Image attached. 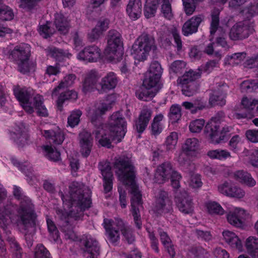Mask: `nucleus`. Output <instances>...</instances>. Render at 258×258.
I'll use <instances>...</instances> for the list:
<instances>
[{"label": "nucleus", "mask_w": 258, "mask_h": 258, "mask_svg": "<svg viewBox=\"0 0 258 258\" xmlns=\"http://www.w3.org/2000/svg\"><path fill=\"white\" fill-rule=\"evenodd\" d=\"M12 253V258H22L23 249L15 238L10 237L8 239Z\"/></svg>", "instance_id": "obj_49"}, {"label": "nucleus", "mask_w": 258, "mask_h": 258, "mask_svg": "<svg viewBox=\"0 0 258 258\" xmlns=\"http://www.w3.org/2000/svg\"><path fill=\"white\" fill-rule=\"evenodd\" d=\"M50 253L43 244L37 245V250L35 253V258H49Z\"/></svg>", "instance_id": "obj_63"}, {"label": "nucleus", "mask_w": 258, "mask_h": 258, "mask_svg": "<svg viewBox=\"0 0 258 258\" xmlns=\"http://www.w3.org/2000/svg\"><path fill=\"white\" fill-rule=\"evenodd\" d=\"M41 134L50 143L54 145H61L65 138L64 132L58 127L53 130L42 131Z\"/></svg>", "instance_id": "obj_22"}, {"label": "nucleus", "mask_w": 258, "mask_h": 258, "mask_svg": "<svg viewBox=\"0 0 258 258\" xmlns=\"http://www.w3.org/2000/svg\"><path fill=\"white\" fill-rule=\"evenodd\" d=\"M181 107L178 104H173L170 108L168 113L169 119L172 123H175L181 117Z\"/></svg>", "instance_id": "obj_50"}, {"label": "nucleus", "mask_w": 258, "mask_h": 258, "mask_svg": "<svg viewBox=\"0 0 258 258\" xmlns=\"http://www.w3.org/2000/svg\"><path fill=\"white\" fill-rule=\"evenodd\" d=\"M246 216L245 211L241 208H235L227 215V219L229 224L237 228L244 226V221Z\"/></svg>", "instance_id": "obj_21"}, {"label": "nucleus", "mask_w": 258, "mask_h": 258, "mask_svg": "<svg viewBox=\"0 0 258 258\" xmlns=\"http://www.w3.org/2000/svg\"><path fill=\"white\" fill-rule=\"evenodd\" d=\"M45 51L47 55L54 58L58 61L63 60L64 57L70 58L72 56L71 53L55 47H49L45 49Z\"/></svg>", "instance_id": "obj_36"}, {"label": "nucleus", "mask_w": 258, "mask_h": 258, "mask_svg": "<svg viewBox=\"0 0 258 258\" xmlns=\"http://www.w3.org/2000/svg\"><path fill=\"white\" fill-rule=\"evenodd\" d=\"M117 78L115 74L113 72H109L103 77L100 85L101 88L98 90L100 93L106 92L115 88L117 84Z\"/></svg>", "instance_id": "obj_26"}, {"label": "nucleus", "mask_w": 258, "mask_h": 258, "mask_svg": "<svg viewBox=\"0 0 258 258\" xmlns=\"http://www.w3.org/2000/svg\"><path fill=\"white\" fill-rule=\"evenodd\" d=\"M109 20L107 18L100 19L95 27L88 33L89 40L93 42L97 39L103 32L106 31L109 28Z\"/></svg>", "instance_id": "obj_27"}, {"label": "nucleus", "mask_w": 258, "mask_h": 258, "mask_svg": "<svg viewBox=\"0 0 258 258\" xmlns=\"http://www.w3.org/2000/svg\"><path fill=\"white\" fill-rule=\"evenodd\" d=\"M11 214V211L8 207L3 211L0 209V226L3 229H5L7 226L10 223Z\"/></svg>", "instance_id": "obj_56"}, {"label": "nucleus", "mask_w": 258, "mask_h": 258, "mask_svg": "<svg viewBox=\"0 0 258 258\" xmlns=\"http://www.w3.org/2000/svg\"><path fill=\"white\" fill-rule=\"evenodd\" d=\"M219 14L218 10H214L211 13L212 21L210 25V34L214 35L217 31L219 25Z\"/></svg>", "instance_id": "obj_55"}, {"label": "nucleus", "mask_w": 258, "mask_h": 258, "mask_svg": "<svg viewBox=\"0 0 258 258\" xmlns=\"http://www.w3.org/2000/svg\"><path fill=\"white\" fill-rule=\"evenodd\" d=\"M205 125V120L203 118L195 119L191 120L188 124V129L190 133H200Z\"/></svg>", "instance_id": "obj_48"}, {"label": "nucleus", "mask_w": 258, "mask_h": 258, "mask_svg": "<svg viewBox=\"0 0 258 258\" xmlns=\"http://www.w3.org/2000/svg\"><path fill=\"white\" fill-rule=\"evenodd\" d=\"M31 49L29 44L21 43L15 46L9 52V58L18 65L19 71L23 74L29 72L31 68H34L36 67L35 63H29Z\"/></svg>", "instance_id": "obj_6"}, {"label": "nucleus", "mask_w": 258, "mask_h": 258, "mask_svg": "<svg viewBox=\"0 0 258 258\" xmlns=\"http://www.w3.org/2000/svg\"><path fill=\"white\" fill-rule=\"evenodd\" d=\"M200 78V73L192 69L185 72L183 75L178 77L177 83L181 88L182 94L188 97L196 94L199 90V85L196 81Z\"/></svg>", "instance_id": "obj_9"}, {"label": "nucleus", "mask_w": 258, "mask_h": 258, "mask_svg": "<svg viewBox=\"0 0 258 258\" xmlns=\"http://www.w3.org/2000/svg\"><path fill=\"white\" fill-rule=\"evenodd\" d=\"M127 122L120 111L113 112L110 116L107 128L111 133H114L115 137L121 142L127 132Z\"/></svg>", "instance_id": "obj_11"}, {"label": "nucleus", "mask_w": 258, "mask_h": 258, "mask_svg": "<svg viewBox=\"0 0 258 258\" xmlns=\"http://www.w3.org/2000/svg\"><path fill=\"white\" fill-rule=\"evenodd\" d=\"M226 94L220 91H214L210 96L209 103L212 106H222L226 104Z\"/></svg>", "instance_id": "obj_40"}, {"label": "nucleus", "mask_w": 258, "mask_h": 258, "mask_svg": "<svg viewBox=\"0 0 258 258\" xmlns=\"http://www.w3.org/2000/svg\"><path fill=\"white\" fill-rule=\"evenodd\" d=\"M98 168L102 176L113 175L111 171L110 162L107 160H103L99 163Z\"/></svg>", "instance_id": "obj_57"}, {"label": "nucleus", "mask_w": 258, "mask_h": 258, "mask_svg": "<svg viewBox=\"0 0 258 258\" xmlns=\"http://www.w3.org/2000/svg\"><path fill=\"white\" fill-rule=\"evenodd\" d=\"M241 104L245 109L248 110H253L256 105V99H252L247 97H243L241 100Z\"/></svg>", "instance_id": "obj_62"}, {"label": "nucleus", "mask_w": 258, "mask_h": 258, "mask_svg": "<svg viewBox=\"0 0 258 258\" xmlns=\"http://www.w3.org/2000/svg\"><path fill=\"white\" fill-rule=\"evenodd\" d=\"M101 50L96 45L88 46L80 51L77 55V58L86 62H96L100 58Z\"/></svg>", "instance_id": "obj_16"}, {"label": "nucleus", "mask_w": 258, "mask_h": 258, "mask_svg": "<svg viewBox=\"0 0 258 258\" xmlns=\"http://www.w3.org/2000/svg\"><path fill=\"white\" fill-rule=\"evenodd\" d=\"M43 150L45 153V156L49 160L53 161H58L60 159V153L56 149L49 145L44 146Z\"/></svg>", "instance_id": "obj_51"}, {"label": "nucleus", "mask_w": 258, "mask_h": 258, "mask_svg": "<svg viewBox=\"0 0 258 258\" xmlns=\"http://www.w3.org/2000/svg\"><path fill=\"white\" fill-rule=\"evenodd\" d=\"M228 192H230L231 195L227 194L226 196L237 199H241L245 195V191L242 189L233 184H231Z\"/></svg>", "instance_id": "obj_61"}, {"label": "nucleus", "mask_w": 258, "mask_h": 258, "mask_svg": "<svg viewBox=\"0 0 258 258\" xmlns=\"http://www.w3.org/2000/svg\"><path fill=\"white\" fill-rule=\"evenodd\" d=\"M182 176L175 171L172 164L166 161L158 165L155 173V181L159 184L163 183L171 179V185L174 189L180 187V180Z\"/></svg>", "instance_id": "obj_7"}, {"label": "nucleus", "mask_w": 258, "mask_h": 258, "mask_svg": "<svg viewBox=\"0 0 258 258\" xmlns=\"http://www.w3.org/2000/svg\"><path fill=\"white\" fill-rule=\"evenodd\" d=\"M80 242L84 247V252L89 254V258H98L100 253V246L95 238L90 235L84 234L80 239Z\"/></svg>", "instance_id": "obj_13"}, {"label": "nucleus", "mask_w": 258, "mask_h": 258, "mask_svg": "<svg viewBox=\"0 0 258 258\" xmlns=\"http://www.w3.org/2000/svg\"><path fill=\"white\" fill-rule=\"evenodd\" d=\"M178 140V135L173 132L166 137L164 143V146L167 151H172L175 149Z\"/></svg>", "instance_id": "obj_44"}, {"label": "nucleus", "mask_w": 258, "mask_h": 258, "mask_svg": "<svg viewBox=\"0 0 258 258\" xmlns=\"http://www.w3.org/2000/svg\"><path fill=\"white\" fill-rule=\"evenodd\" d=\"M38 31L39 34L44 38L50 37L55 32V29L52 27V23L48 21L45 24L39 25Z\"/></svg>", "instance_id": "obj_45"}, {"label": "nucleus", "mask_w": 258, "mask_h": 258, "mask_svg": "<svg viewBox=\"0 0 258 258\" xmlns=\"http://www.w3.org/2000/svg\"><path fill=\"white\" fill-rule=\"evenodd\" d=\"M13 91L14 96L19 102L20 105L29 114H32L34 112L32 104L34 91L30 88L21 87L20 85L14 86Z\"/></svg>", "instance_id": "obj_10"}, {"label": "nucleus", "mask_w": 258, "mask_h": 258, "mask_svg": "<svg viewBox=\"0 0 258 258\" xmlns=\"http://www.w3.org/2000/svg\"><path fill=\"white\" fill-rule=\"evenodd\" d=\"M76 78L75 74H70L66 75L59 85L54 88L52 91V95H57L58 90L60 89L71 86L75 83Z\"/></svg>", "instance_id": "obj_39"}, {"label": "nucleus", "mask_w": 258, "mask_h": 258, "mask_svg": "<svg viewBox=\"0 0 258 258\" xmlns=\"http://www.w3.org/2000/svg\"><path fill=\"white\" fill-rule=\"evenodd\" d=\"M78 98V93L74 90H68L61 93L56 101L57 110L60 111L63 110L64 102L67 100H75Z\"/></svg>", "instance_id": "obj_33"}, {"label": "nucleus", "mask_w": 258, "mask_h": 258, "mask_svg": "<svg viewBox=\"0 0 258 258\" xmlns=\"http://www.w3.org/2000/svg\"><path fill=\"white\" fill-rule=\"evenodd\" d=\"M111 108L110 104L105 102L104 100L96 103L94 106L88 111V116L90 118L92 123L95 122L101 118L102 115Z\"/></svg>", "instance_id": "obj_20"}, {"label": "nucleus", "mask_w": 258, "mask_h": 258, "mask_svg": "<svg viewBox=\"0 0 258 258\" xmlns=\"http://www.w3.org/2000/svg\"><path fill=\"white\" fill-rule=\"evenodd\" d=\"M160 79L146 74L143 80L142 86L148 89L158 90L159 86Z\"/></svg>", "instance_id": "obj_38"}, {"label": "nucleus", "mask_w": 258, "mask_h": 258, "mask_svg": "<svg viewBox=\"0 0 258 258\" xmlns=\"http://www.w3.org/2000/svg\"><path fill=\"white\" fill-rule=\"evenodd\" d=\"M33 103L32 106L33 109L35 108L37 110L38 115L42 117H47L48 115V111L43 104L44 99L42 95L36 94L33 98Z\"/></svg>", "instance_id": "obj_34"}, {"label": "nucleus", "mask_w": 258, "mask_h": 258, "mask_svg": "<svg viewBox=\"0 0 258 258\" xmlns=\"http://www.w3.org/2000/svg\"><path fill=\"white\" fill-rule=\"evenodd\" d=\"M113 175L103 176L104 191L107 194L112 190Z\"/></svg>", "instance_id": "obj_64"}, {"label": "nucleus", "mask_w": 258, "mask_h": 258, "mask_svg": "<svg viewBox=\"0 0 258 258\" xmlns=\"http://www.w3.org/2000/svg\"><path fill=\"white\" fill-rule=\"evenodd\" d=\"M181 150L187 157L197 158L200 155V142L196 138H187L182 144Z\"/></svg>", "instance_id": "obj_15"}, {"label": "nucleus", "mask_w": 258, "mask_h": 258, "mask_svg": "<svg viewBox=\"0 0 258 258\" xmlns=\"http://www.w3.org/2000/svg\"><path fill=\"white\" fill-rule=\"evenodd\" d=\"M248 30L243 22H238L231 29L229 36L232 40L243 39L248 37Z\"/></svg>", "instance_id": "obj_29"}, {"label": "nucleus", "mask_w": 258, "mask_h": 258, "mask_svg": "<svg viewBox=\"0 0 258 258\" xmlns=\"http://www.w3.org/2000/svg\"><path fill=\"white\" fill-rule=\"evenodd\" d=\"M154 37L148 33L141 34L133 43L131 55L135 59V63L144 61L147 59L150 51L156 48Z\"/></svg>", "instance_id": "obj_5"}, {"label": "nucleus", "mask_w": 258, "mask_h": 258, "mask_svg": "<svg viewBox=\"0 0 258 258\" xmlns=\"http://www.w3.org/2000/svg\"><path fill=\"white\" fill-rule=\"evenodd\" d=\"M186 63L183 60H175L173 62L170 69L171 71L175 74H181L185 69Z\"/></svg>", "instance_id": "obj_59"}, {"label": "nucleus", "mask_w": 258, "mask_h": 258, "mask_svg": "<svg viewBox=\"0 0 258 258\" xmlns=\"http://www.w3.org/2000/svg\"><path fill=\"white\" fill-rule=\"evenodd\" d=\"M152 115V110L150 107L146 105L142 107L135 123V127L138 133L142 134L146 130Z\"/></svg>", "instance_id": "obj_17"}, {"label": "nucleus", "mask_w": 258, "mask_h": 258, "mask_svg": "<svg viewBox=\"0 0 258 258\" xmlns=\"http://www.w3.org/2000/svg\"><path fill=\"white\" fill-rule=\"evenodd\" d=\"M223 236L225 242L232 248L241 251L242 250V244L241 241L234 232L230 231H224L223 232Z\"/></svg>", "instance_id": "obj_31"}, {"label": "nucleus", "mask_w": 258, "mask_h": 258, "mask_svg": "<svg viewBox=\"0 0 258 258\" xmlns=\"http://www.w3.org/2000/svg\"><path fill=\"white\" fill-rule=\"evenodd\" d=\"M164 119V115L162 113H159L154 116L151 125V131L152 135L157 136L162 132L164 128L162 121Z\"/></svg>", "instance_id": "obj_35"}, {"label": "nucleus", "mask_w": 258, "mask_h": 258, "mask_svg": "<svg viewBox=\"0 0 258 258\" xmlns=\"http://www.w3.org/2000/svg\"><path fill=\"white\" fill-rule=\"evenodd\" d=\"M115 173L118 179L125 185L130 186V194L132 195L131 212L135 223L138 229L142 227L139 208L143 207L142 194L135 183L136 170L131 158L126 155L115 157L113 162Z\"/></svg>", "instance_id": "obj_1"}, {"label": "nucleus", "mask_w": 258, "mask_h": 258, "mask_svg": "<svg viewBox=\"0 0 258 258\" xmlns=\"http://www.w3.org/2000/svg\"><path fill=\"white\" fill-rule=\"evenodd\" d=\"M101 127H99L96 131H95V138L98 141L99 144L102 147H106L108 149H110L112 147V142L114 140H117L118 142V138L115 137L114 133H111L108 128H106V126L103 125H101Z\"/></svg>", "instance_id": "obj_14"}, {"label": "nucleus", "mask_w": 258, "mask_h": 258, "mask_svg": "<svg viewBox=\"0 0 258 258\" xmlns=\"http://www.w3.org/2000/svg\"><path fill=\"white\" fill-rule=\"evenodd\" d=\"M246 56L245 52L235 53L231 55L227 56L224 60L225 66H234L239 64Z\"/></svg>", "instance_id": "obj_47"}, {"label": "nucleus", "mask_w": 258, "mask_h": 258, "mask_svg": "<svg viewBox=\"0 0 258 258\" xmlns=\"http://www.w3.org/2000/svg\"><path fill=\"white\" fill-rule=\"evenodd\" d=\"M13 194L16 199L21 200L20 206L17 210L16 224L24 229L34 227L37 215L31 199L23 196L21 188L17 186L14 187Z\"/></svg>", "instance_id": "obj_3"}, {"label": "nucleus", "mask_w": 258, "mask_h": 258, "mask_svg": "<svg viewBox=\"0 0 258 258\" xmlns=\"http://www.w3.org/2000/svg\"><path fill=\"white\" fill-rule=\"evenodd\" d=\"M142 5L141 0H129L126 12L131 19L135 21L141 16Z\"/></svg>", "instance_id": "obj_28"}, {"label": "nucleus", "mask_w": 258, "mask_h": 258, "mask_svg": "<svg viewBox=\"0 0 258 258\" xmlns=\"http://www.w3.org/2000/svg\"><path fill=\"white\" fill-rule=\"evenodd\" d=\"M107 40L105 54L111 60H119L123 54V43L121 34L116 30H110L108 32Z\"/></svg>", "instance_id": "obj_8"}, {"label": "nucleus", "mask_w": 258, "mask_h": 258, "mask_svg": "<svg viewBox=\"0 0 258 258\" xmlns=\"http://www.w3.org/2000/svg\"><path fill=\"white\" fill-rule=\"evenodd\" d=\"M205 17L202 14L192 17L186 21L182 27V33L184 36H188L198 31L201 23L204 21Z\"/></svg>", "instance_id": "obj_18"}, {"label": "nucleus", "mask_w": 258, "mask_h": 258, "mask_svg": "<svg viewBox=\"0 0 258 258\" xmlns=\"http://www.w3.org/2000/svg\"><path fill=\"white\" fill-rule=\"evenodd\" d=\"M240 89L242 92L246 93L258 91V79L243 81L240 85Z\"/></svg>", "instance_id": "obj_46"}, {"label": "nucleus", "mask_w": 258, "mask_h": 258, "mask_svg": "<svg viewBox=\"0 0 258 258\" xmlns=\"http://www.w3.org/2000/svg\"><path fill=\"white\" fill-rule=\"evenodd\" d=\"M172 202L166 191L161 190L156 201L155 211L158 213H168L172 210Z\"/></svg>", "instance_id": "obj_19"}, {"label": "nucleus", "mask_w": 258, "mask_h": 258, "mask_svg": "<svg viewBox=\"0 0 258 258\" xmlns=\"http://www.w3.org/2000/svg\"><path fill=\"white\" fill-rule=\"evenodd\" d=\"M146 74L160 79L162 74V69L160 63L157 61H152Z\"/></svg>", "instance_id": "obj_54"}, {"label": "nucleus", "mask_w": 258, "mask_h": 258, "mask_svg": "<svg viewBox=\"0 0 258 258\" xmlns=\"http://www.w3.org/2000/svg\"><path fill=\"white\" fill-rule=\"evenodd\" d=\"M161 13L168 20H171L173 18L171 4L168 0H163L161 6Z\"/></svg>", "instance_id": "obj_60"}, {"label": "nucleus", "mask_w": 258, "mask_h": 258, "mask_svg": "<svg viewBox=\"0 0 258 258\" xmlns=\"http://www.w3.org/2000/svg\"><path fill=\"white\" fill-rule=\"evenodd\" d=\"M224 117V113L223 112H219L217 113L215 116L212 117L210 121L206 125V130L207 132H209L215 128H219L220 124Z\"/></svg>", "instance_id": "obj_42"}, {"label": "nucleus", "mask_w": 258, "mask_h": 258, "mask_svg": "<svg viewBox=\"0 0 258 258\" xmlns=\"http://www.w3.org/2000/svg\"><path fill=\"white\" fill-rule=\"evenodd\" d=\"M207 156L212 159L225 160L231 157L230 153L227 150L216 149L210 150L207 152Z\"/></svg>", "instance_id": "obj_41"}, {"label": "nucleus", "mask_w": 258, "mask_h": 258, "mask_svg": "<svg viewBox=\"0 0 258 258\" xmlns=\"http://www.w3.org/2000/svg\"><path fill=\"white\" fill-rule=\"evenodd\" d=\"M79 138L81 153L84 157H87L90 154L93 145V139L91 133L86 131H83L79 134Z\"/></svg>", "instance_id": "obj_24"}, {"label": "nucleus", "mask_w": 258, "mask_h": 258, "mask_svg": "<svg viewBox=\"0 0 258 258\" xmlns=\"http://www.w3.org/2000/svg\"><path fill=\"white\" fill-rule=\"evenodd\" d=\"M218 67V61L212 60L209 61L205 64L201 66L197 70L194 71L200 73L201 77L203 72L209 74L214 70V68Z\"/></svg>", "instance_id": "obj_53"}, {"label": "nucleus", "mask_w": 258, "mask_h": 258, "mask_svg": "<svg viewBox=\"0 0 258 258\" xmlns=\"http://www.w3.org/2000/svg\"><path fill=\"white\" fill-rule=\"evenodd\" d=\"M158 90L148 89L144 88L142 86L140 90L136 92V95L141 100L148 101L155 96Z\"/></svg>", "instance_id": "obj_43"}, {"label": "nucleus", "mask_w": 258, "mask_h": 258, "mask_svg": "<svg viewBox=\"0 0 258 258\" xmlns=\"http://www.w3.org/2000/svg\"><path fill=\"white\" fill-rule=\"evenodd\" d=\"M82 115V112L80 110L73 111L68 118V123L71 127L78 125L80 122V118Z\"/></svg>", "instance_id": "obj_58"}, {"label": "nucleus", "mask_w": 258, "mask_h": 258, "mask_svg": "<svg viewBox=\"0 0 258 258\" xmlns=\"http://www.w3.org/2000/svg\"><path fill=\"white\" fill-rule=\"evenodd\" d=\"M97 80V73L95 71L91 70L88 72L83 83V92L86 94L94 91Z\"/></svg>", "instance_id": "obj_30"}, {"label": "nucleus", "mask_w": 258, "mask_h": 258, "mask_svg": "<svg viewBox=\"0 0 258 258\" xmlns=\"http://www.w3.org/2000/svg\"><path fill=\"white\" fill-rule=\"evenodd\" d=\"M85 185L81 182L74 181L69 186V199L65 198L61 192V198L64 205L68 208L75 207L76 211L71 210L67 212L62 209L56 210V214L60 219L63 221L64 227L69 226L72 228L71 223L74 220L81 219L84 216V212L90 208L92 202L90 197L86 196L84 193Z\"/></svg>", "instance_id": "obj_2"}, {"label": "nucleus", "mask_w": 258, "mask_h": 258, "mask_svg": "<svg viewBox=\"0 0 258 258\" xmlns=\"http://www.w3.org/2000/svg\"><path fill=\"white\" fill-rule=\"evenodd\" d=\"M205 207L210 214L223 215L224 213V210L221 205L216 202H208L206 203Z\"/></svg>", "instance_id": "obj_52"}, {"label": "nucleus", "mask_w": 258, "mask_h": 258, "mask_svg": "<svg viewBox=\"0 0 258 258\" xmlns=\"http://www.w3.org/2000/svg\"><path fill=\"white\" fill-rule=\"evenodd\" d=\"M219 128H215L207 132L209 133V140L210 143L217 144L227 139L229 136V133L231 132L232 127L229 126H225L222 128L220 132H219Z\"/></svg>", "instance_id": "obj_23"}, {"label": "nucleus", "mask_w": 258, "mask_h": 258, "mask_svg": "<svg viewBox=\"0 0 258 258\" xmlns=\"http://www.w3.org/2000/svg\"><path fill=\"white\" fill-rule=\"evenodd\" d=\"M233 177L236 180L249 187H253L256 184V181L251 175L243 170L236 171L234 173Z\"/></svg>", "instance_id": "obj_32"}, {"label": "nucleus", "mask_w": 258, "mask_h": 258, "mask_svg": "<svg viewBox=\"0 0 258 258\" xmlns=\"http://www.w3.org/2000/svg\"><path fill=\"white\" fill-rule=\"evenodd\" d=\"M53 23L56 29L61 34H68L71 28L70 20L61 13L55 14Z\"/></svg>", "instance_id": "obj_25"}, {"label": "nucleus", "mask_w": 258, "mask_h": 258, "mask_svg": "<svg viewBox=\"0 0 258 258\" xmlns=\"http://www.w3.org/2000/svg\"><path fill=\"white\" fill-rule=\"evenodd\" d=\"M245 246L248 253L253 258H258V238L250 236L246 241Z\"/></svg>", "instance_id": "obj_37"}, {"label": "nucleus", "mask_w": 258, "mask_h": 258, "mask_svg": "<svg viewBox=\"0 0 258 258\" xmlns=\"http://www.w3.org/2000/svg\"><path fill=\"white\" fill-rule=\"evenodd\" d=\"M174 201L178 210L184 214H192L194 211V204L191 198L184 190L177 191L175 189Z\"/></svg>", "instance_id": "obj_12"}, {"label": "nucleus", "mask_w": 258, "mask_h": 258, "mask_svg": "<svg viewBox=\"0 0 258 258\" xmlns=\"http://www.w3.org/2000/svg\"><path fill=\"white\" fill-rule=\"evenodd\" d=\"M103 226L108 235L109 240L115 243L120 238L119 231L123 239L129 244L133 243L135 240L133 230L120 218H116L114 220L105 218Z\"/></svg>", "instance_id": "obj_4"}]
</instances>
